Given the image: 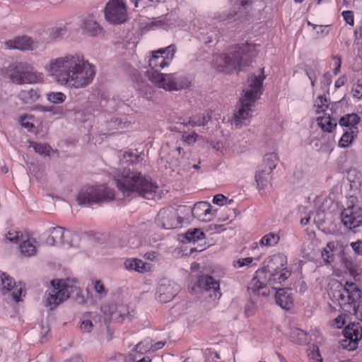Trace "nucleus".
Returning a JSON list of instances; mask_svg holds the SVG:
<instances>
[{"label":"nucleus","mask_w":362,"mask_h":362,"mask_svg":"<svg viewBox=\"0 0 362 362\" xmlns=\"http://www.w3.org/2000/svg\"><path fill=\"white\" fill-rule=\"evenodd\" d=\"M177 119V124L183 127H194L205 126L211 119V117L209 115L205 116L204 114L199 113L187 118L180 117Z\"/></svg>","instance_id":"23"},{"label":"nucleus","mask_w":362,"mask_h":362,"mask_svg":"<svg viewBox=\"0 0 362 362\" xmlns=\"http://www.w3.org/2000/svg\"><path fill=\"white\" fill-rule=\"evenodd\" d=\"M2 74L12 83L18 85L40 83L43 81V74L25 62H14L2 69Z\"/></svg>","instance_id":"6"},{"label":"nucleus","mask_w":362,"mask_h":362,"mask_svg":"<svg viewBox=\"0 0 362 362\" xmlns=\"http://www.w3.org/2000/svg\"><path fill=\"white\" fill-rule=\"evenodd\" d=\"M120 162L123 164L133 165L139 163L143 160L141 154L134 153L132 151H127L119 156Z\"/></svg>","instance_id":"34"},{"label":"nucleus","mask_w":362,"mask_h":362,"mask_svg":"<svg viewBox=\"0 0 362 362\" xmlns=\"http://www.w3.org/2000/svg\"><path fill=\"white\" fill-rule=\"evenodd\" d=\"M338 288L329 293L332 300L337 303L345 313L356 315L362 320L361 291L353 282H346L344 285L338 284Z\"/></svg>","instance_id":"3"},{"label":"nucleus","mask_w":362,"mask_h":362,"mask_svg":"<svg viewBox=\"0 0 362 362\" xmlns=\"http://www.w3.org/2000/svg\"><path fill=\"white\" fill-rule=\"evenodd\" d=\"M256 56L255 46L245 42L238 45L233 52L224 54L223 60L230 70L238 68L239 71H243L250 66Z\"/></svg>","instance_id":"9"},{"label":"nucleus","mask_w":362,"mask_h":362,"mask_svg":"<svg viewBox=\"0 0 362 362\" xmlns=\"http://www.w3.org/2000/svg\"><path fill=\"white\" fill-rule=\"evenodd\" d=\"M276 303L281 308L289 310L292 308L293 301L289 290L279 289L275 294Z\"/></svg>","instance_id":"25"},{"label":"nucleus","mask_w":362,"mask_h":362,"mask_svg":"<svg viewBox=\"0 0 362 362\" xmlns=\"http://www.w3.org/2000/svg\"><path fill=\"white\" fill-rule=\"evenodd\" d=\"M107 320L111 321L123 322L131 320L134 316V310L129 311V308L124 305H105L101 308Z\"/></svg>","instance_id":"13"},{"label":"nucleus","mask_w":362,"mask_h":362,"mask_svg":"<svg viewBox=\"0 0 362 362\" xmlns=\"http://www.w3.org/2000/svg\"><path fill=\"white\" fill-rule=\"evenodd\" d=\"M180 286L174 281L163 280L157 288L156 298L163 303L173 300L180 291Z\"/></svg>","instance_id":"15"},{"label":"nucleus","mask_w":362,"mask_h":362,"mask_svg":"<svg viewBox=\"0 0 362 362\" xmlns=\"http://www.w3.org/2000/svg\"><path fill=\"white\" fill-rule=\"evenodd\" d=\"M47 99L52 103L61 104L65 101L66 96L62 92H49L47 94Z\"/></svg>","instance_id":"45"},{"label":"nucleus","mask_w":362,"mask_h":362,"mask_svg":"<svg viewBox=\"0 0 362 362\" xmlns=\"http://www.w3.org/2000/svg\"><path fill=\"white\" fill-rule=\"evenodd\" d=\"M185 238L189 242H193L195 243L197 241H199L200 240H203L205 238V234L199 228H195L192 230H188L185 233Z\"/></svg>","instance_id":"40"},{"label":"nucleus","mask_w":362,"mask_h":362,"mask_svg":"<svg viewBox=\"0 0 362 362\" xmlns=\"http://www.w3.org/2000/svg\"><path fill=\"white\" fill-rule=\"evenodd\" d=\"M0 290L3 294L11 292L13 299L20 301L22 295H25V286L21 283L16 284L13 279L7 274L0 271Z\"/></svg>","instance_id":"12"},{"label":"nucleus","mask_w":362,"mask_h":362,"mask_svg":"<svg viewBox=\"0 0 362 362\" xmlns=\"http://www.w3.org/2000/svg\"><path fill=\"white\" fill-rule=\"evenodd\" d=\"M332 60L334 61V64L335 66L334 74L337 75L340 70L341 61L340 57L335 56L332 58Z\"/></svg>","instance_id":"61"},{"label":"nucleus","mask_w":362,"mask_h":362,"mask_svg":"<svg viewBox=\"0 0 362 362\" xmlns=\"http://www.w3.org/2000/svg\"><path fill=\"white\" fill-rule=\"evenodd\" d=\"M39 244L37 241L31 237L27 238L25 240H22L20 245L21 253L24 257H31L37 253Z\"/></svg>","instance_id":"27"},{"label":"nucleus","mask_w":362,"mask_h":362,"mask_svg":"<svg viewBox=\"0 0 362 362\" xmlns=\"http://www.w3.org/2000/svg\"><path fill=\"white\" fill-rule=\"evenodd\" d=\"M305 74L310 80L312 86H314L315 81L317 80V75L315 73V71L311 67H308L305 69Z\"/></svg>","instance_id":"57"},{"label":"nucleus","mask_w":362,"mask_h":362,"mask_svg":"<svg viewBox=\"0 0 362 362\" xmlns=\"http://www.w3.org/2000/svg\"><path fill=\"white\" fill-rule=\"evenodd\" d=\"M278 161L279 156L276 153L272 152L266 154L255 173V181H268L274 179L272 173L276 168Z\"/></svg>","instance_id":"11"},{"label":"nucleus","mask_w":362,"mask_h":362,"mask_svg":"<svg viewBox=\"0 0 362 362\" xmlns=\"http://www.w3.org/2000/svg\"><path fill=\"white\" fill-rule=\"evenodd\" d=\"M105 19L112 24H122L127 21V6L121 0H110L105 8Z\"/></svg>","instance_id":"10"},{"label":"nucleus","mask_w":362,"mask_h":362,"mask_svg":"<svg viewBox=\"0 0 362 362\" xmlns=\"http://www.w3.org/2000/svg\"><path fill=\"white\" fill-rule=\"evenodd\" d=\"M254 3V0L235 1V6L238 8V11L239 12V15H241L243 18H245V17L248 15L249 11L251 10Z\"/></svg>","instance_id":"37"},{"label":"nucleus","mask_w":362,"mask_h":362,"mask_svg":"<svg viewBox=\"0 0 362 362\" xmlns=\"http://www.w3.org/2000/svg\"><path fill=\"white\" fill-rule=\"evenodd\" d=\"M332 83V75L330 72L327 71L323 75L322 83L326 86H329Z\"/></svg>","instance_id":"63"},{"label":"nucleus","mask_w":362,"mask_h":362,"mask_svg":"<svg viewBox=\"0 0 362 362\" xmlns=\"http://www.w3.org/2000/svg\"><path fill=\"white\" fill-rule=\"evenodd\" d=\"M192 209L193 217L203 222L211 221L216 216L217 211L216 209H212L210 204L206 202L196 203Z\"/></svg>","instance_id":"20"},{"label":"nucleus","mask_w":362,"mask_h":362,"mask_svg":"<svg viewBox=\"0 0 362 362\" xmlns=\"http://www.w3.org/2000/svg\"><path fill=\"white\" fill-rule=\"evenodd\" d=\"M33 148L36 153L43 156H49L52 151L54 152L51 146L46 144L34 143Z\"/></svg>","instance_id":"44"},{"label":"nucleus","mask_w":362,"mask_h":362,"mask_svg":"<svg viewBox=\"0 0 362 362\" xmlns=\"http://www.w3.org/2000/svg\"><path fill=\"white\" fill-rule=\"evenodd\" d=\"M113 181H151L150 177L124 167L113 169Z\"/></svg>","instance_id":"18"},{"label":"nucleus","mask_w":362,"mask_h":362,"mask_svg":"<svg viewBox=\"0 0 362 362\" xmlns=\"http://www.w3.org/2000/svg\"><path fill=\"white\" fill-rule=\"evenodd\" d=\"M94 289L95 292L100 295V298H103L106 296L107 292L105 289L104 286L101 284L100 281H96L94 284Z\"/></svg>","instance_id":"56"},{"label":"nucleus","mask_w":362,"mask_h":362,"mask_svg":"<svg viewBox=\"0 0 362 362\" xmlns=\"http://www.w3.org/2000/svg\"><path fill=\"white\" fill-rule=\"evenodd\" d=\"M6 44L11 49L23 51L33 49V40L30 37L27 36L17 37L13 40H9Z\"/></svg>","instance_id":"28"},{"label":"nucleus","mask_w":362,"mask_h":362,"mask_svg":"<svg viewBox=\"0 0 362 362\" xmlns=\"http://www.w3.org/2000/svg\"><path fill=\"white\" fill-rule=\"evenodd\" d=\"M214 18L218 22H222L226 24L242 21L243 18L241 15H239V12L235 9L230 10L228 12L217 13Z\"/></svg>","instance_id":"30"},{"label":"nucleus","mask_w":362,"mask_h":362,"mask_svg":"<svg viewBox=\"0 0 362 362\" xmlns=\"http://www.w3.org/2000/svg\"><path fill=\"white\" fill-rule=\"evenodd\" d=\"M81 29L83 33L90 37H96L103 31V28L90 16L83 19Z\"/></svg>","instance_id":"24"},{"label":"nucleus","mask_w":362,"mask_h":362,"mask_svg":"<svg viewBox=\"0 0 362 362\" xmlns=\"http://www.w3.org/2000/svg\"><path fill=\"white\" fill-rule=\"evenodd\" d=\"M152 347H153V341L151 339L147 338V339H145L144 341H141L140 343H139L136 346L135 349L136 351H138L141 354H144L148 351L152 350Z\"/></svg>","instance_id":"46"},{"label":"nucleus","mask_w":362,"mask_h":362,"mask_svg":"<svg viewBox=\"0 0 362 362\" xmlns=\"http://www.w3.org/2000/svg\"><path fill=\"white\" fill-rule=\"evenodd\" d=\"M124 266L126 269L129 271H136L139 273H145L149 270V264L138 259L131 258L127 259L124 262Z\"/></svg>","instance_id":"29"},{"label":"nucleus","mask_w":362,"mask_h":362,"mask_svg":"<svg viewBox=\"0 0 362 362\" xmlns=\"http://www.w3.org/2000/svg\"><path fill=\"white\" fill-rule=\"evenodd\" d=\"M291 271L286 268L271 273L265 271H256L247 286V291L250 294L254 296H268L271 293V289L268 284H281L291 276Z\"/></svg>","instance_id":"5"},{"label":"nucleus","mask_w":362,"mask_h":362,"mask_svg":"<svg viewBox=\"0 0 362 362\" xmlns=\"http://www.w3.org/2000/svg\"><path fill=\"white\" fill-rule=\"evenodd\" d=\"M212 202L214 204L218 206L226 205V203L228 202V197L221 194H218L214 197Z\"/></svg>","instance_id":"53"},{"label":"nucleus","mask_w":362,"mask_h":362,"mask_svg":"<svg viewBox=\"0 0 362 362\" xmlns=\"http://www.w3.org/2000/svg\"><path fill=\"white\" fill-rule=\"evenodd\" d=\"M46 69L59 84L76 88L88 86L95 74L94 66L78 54L52 59Z\"/></svg>","instance_id":"1"},{"label":"nucleus","mask_w":362,"mask_h":362,"mask_svg":"<svg viewBox=\"0 0 362 362\" xmlns=\"http://www.w3.org/2000/svg\"><path fill=\"white\" fill-rule=\"evenodd\" d=\"M117 187L124 196L139 195L146 199L160 198L168 192L164 185L159 186L156 182H117Z\"/></svg>","instance_id":"8"},{"label":"nucleus","mask_w":362,"mask_h":362,"mask_svg":"<svg viewBox=\"0 0 362 362\" xmlns=\"http://www.w3.org/2000/svg\"><path fill=\"white\" fill-rule=\"evenodd\" d=\"M280 240L278 233H269L264 235L259 242L261 247H273Z\"/></svg>","instance_id":"38"},{"label":"nucleus","mask_w":362,"mask_h":362,"mask_svg":"<svg viewBox=\"0 0 362 362\" xmlns=\"http://www.w3.org/2000/svg\"><path fill=\"white\" fill-rule=\"evenodd\" d=\"M40 98L38 89L30 88V90H21L19 93V98L24 104L33 103Z\"/></svg>","instance_id":"33"},{"label":"nucleus","mask_w":362,"mask_h":362,"mask_svg":"<svg viewBox=\"0 0 362 362\" xmlns=\"http://www.w3.org/2000/svg\"><path fill=\"white\" fill-rule=\"evenodd\" d=\"M308 356L310 362H322L319 348L315 344H312L309 346Z\"/></svg>","instance_id":"41"},{"label":"nucleus","mask_w":362,"mask_h":362,"mask_svg":"<svg viewBox=\"0 0 362 362\" xmlns=\"http://www.w3.org/2000/svg\"><path fill=\"white\" fill-rule=\"evenodd\" d=\"M93 322L91 320L86 318L83 319L80 325L81 329L84 332H90L93 328Z\"/></svg>","instance_id":"52"},{"label":"nucleus","mask_w":362,"mask_h":362,"mask_svg":"<svg viewBox=\"0 0 362 362\" xmlns=\"http://www.w3.org/2000/svg\"><path fill=\"white\" fill-rule=\"evenodd\" d=\"M48 112H49L52 115H61L64 113V109L62 107L51 105L48 107Z\"/></svg>","instance_id":"59"},{"label":"nucleus","mask_w":362,"mask_h":362,"mask_svg":"<svg viewBox=\"0 0 362 362\" xmlns=\"http://www.w3.org/2000/svg\"><path fill=\"white\" fill-rule=\"evenodd\" d=\"M345 339L341 342V346L348 350H354L358 346V341L361 339L362 334L358 325L347 326L344 330Z\"/></svg>","instance_id":"19"},{"label":"nucleus","mask_w":362,"mask_h":362,"mask_svg":"<svg viewBox=\"0 0 362 362\" xmlns=\"http://www.w3.org/2000/svg\"><path fill=\"white\" fill-rule=\"evenodd\" d=\"M176 217L179 222V227L188 225L193 220V212L191 206H179L176 209Z\"/></svg>","instance_id":"26"},{"label":"nucleus","mask_w":362,"mask_h":362,"mask_svg":"<svg viewBox=\"0 0 362 362\" xmlns=\"http://www.w3.org/2000/svg\"><path fill=\"white\" fill-rule=\"evenodd\" d=\"M6 238L11 243H17L18 241L23 238V234L19 230H11L6 234Z\"/></svg>","instance_id":"48"},{"label":"nucleus","mask_w":362,"mask_h":362,"mask_svg":"<svg viewBox=\"0 0 362 362\" xmlns=\"http://www.w3.org/2000/svg\"><path fill=\"white\" fill-rule=\"evenodd\" d=\"M259 90L250 88V90H246L244 98L241 101L246 103H249L250 106H253L255 100L259 98Z\"/></svg>","instance_id":"43"},{"label":"nucleus","mask_w":362,"mask_h":362,"mask_svg":"<svg viewBox=\"0 0 362 362\" xmlns=\"http://www.w3.org/2000/svg\"><path fill=\"white\" fill-rule=\"evenodd\" d=\"M361 176V173L356 168H351L347 171L348 181H356V180H360Z\"/></svg>","instance_id":"51"},{"label":"nucleus","mask_w":362,"mask_h":362,"mask_svg":"<svg viewBox=\"0 0 362 362\" xmlns=\"http://www.w3.org/2000/svg\"><path fill=\"white\" fill-rule=\"evenodd\" d=\"M360 122L361 118L357 114L349 113L339 119V124L341 127H348L349 129L353 130L354 127H358L357 125Z\"/></svg>","instance_id":"32"},{"label":"nucleus","mask_w":362,"mask_h":362,"mask_svg":"<svg viewBox=\"0 0 362 362\" xmlns=\"http://www.w3.org/2000/svg\"><path fill=\"white\" fill-rule=\"evenodd\" d=\"M76 294V300L83 303V298L79 295L78 287L69 279H57L51 282V287L45 295L44 304L50 310H54L59 304Z\"/></svg>","instance_id":"4"},{"label":"nucleus","mask_w":362,"mask_h":362,"mask_svg":"<svg viewBox=\"0 0 362 362\" xmlns=\"http://www.w3.org/2000/svg\"><path fill=\"white\" fill-rule=\"evenodd\" d=\"M46 236L45 243L49 246L56 245L59 243L66 242V230L64 228L60 226L52 227L49 228L43 234Z\"/></svg>","instance_id":"21"},{"label":"nucleus","mask_w":362,"mask_h":362,"mask_svg":"<svg viewBox=\"0 0 362 362\" xmlns=\"http://www.w3.org/2000/svg\"><path fill=\"white\" fill-rule=\"evenodd\" d=\"M265 263L264 267L257 271H265L268 273L274 272L284 268V267L287 264V257L282 253L275 254L268 257Z\"/></svg>","instance_id":"22"},{"label":"nucleus","mask_w":362,"mask_h":362,"mask_svg":"<svg viewBox=\"0 0 362 362\" xmlns=\"http://www.w3.org/2000/svg\"><path fill=\"white\" fill-rule=\"evenodd\" d=\"M343 224L349 229H354L362 225V209L358 204L348 205L341 214Z\"/></svg>","instance_id":"14"},{"label":"nucleus","mask_w":362,"mask_h":362,"mask_svg":"<svg viewBox=\"0 0 362 362\" xmlns=\"http://www.w3.org/2000/svg\"><path fill=\"white\" fill-rule=\"evenodd\" d=\"M345 325V317L342 315H339L332 322L331 325L335 328L340 329Z\"/></svg>","instance_id":"55"},{"label":"nucleus","mask_w":362,"mask_h":362,"mask_svg":"<svg viewBox=\"0 0 362 362\" xmlns=\"http://www.w3.org/2000/svg\"><path fill=\"white\" fill-rule=\"evenodd\" d=\"M264 78L265 76L264 75L256 76L255 74H251L248 78L250 88L259 90L262 88Z\"/></svg>","instance_id":"42"},{"label":"nucleus","mask_w":362,"mask_h":362,"mask_svg":"<svg viewBox=\"0 0 362 362\" xmlns=\"http://www.w3.org/2000/svg\"><path fill=\"white\" fill-rule=\"evenodd\" d=\"M28 119L27 115H23L20 117V122L22 127L27 128V129H31L34 127V125L33 123L29 122H25V120Z\"/></svg>","instance_id":"64"},{"label":"nucleus","mask_w":362,"mask_h":362,"mask_svg":"<svg viewBox=\"0 0 362 362\" xmlns=\"http://www.w3.org/2000/svg\"><path fill=\"white\" fill-rule=\"evenodd\" d=\"M291 337L292 340L298 344H305L308 341V335L303 329L294 327L291 329Z\"/></svg>","instance_id":"39"},{"label":"nucleus","mask_w":362,"mask_h":362,"mask_svg":"<svg viewBox=\"0 0 362 362\" xmlns=\"http://www.w3.org/2000/svg\"><path fill=\"white\" fill-rule=\"evenodd\" d=\"M317 100L320 101V103L315 104L316 107V112L320 114L324 112L327 108H328L327 100L326 97L323 95H320L317 97Z\"/></svg>","instance_id":"49"},{"label":"nucleus","mask_w":362,"mask_h":362,"mask_svg":"<svg viewBox=\"0 0 362 362\" xmlns=\"http://www.w3.org/2000/svg\"><path fill=\"white\" fill-rule=\"evenodd\" d=\"M173 153L174 154H176L177 156L176 160H175V165H177V163H178V160L180 158H184V156H185V151H184V149L181 147H177L175 151H173Z\"/></svg>","instance_id":"62"},{"label":"nucleus","mask_w":362,"mask_h":362,"mask_svg":"<svg viewBox=\"0 0 362 362\" xmlns=\"http://www.w3.org/2000/svg\"><path fill=\"white\" fill-rule=\"evenodd\" d=\"M175 51L174 47L170 45L151 52V56L148 59L151 70L146 71V77L152 83L168 91L178 90L188 87V81L185 78H177L175 74H163L159 72L160 69L168 66L174 57Z\"/></svg>","instance_id":"2"},{"label":"nucleus","mask_w":362,"mask_h":362,"mask_svg":"<svg viewBox=\"0 0 362 362\" xmlns=\"http://www.w3.org/2000/svg\"><path fill=\"white\" fill-rule=\"evenodd\" d=\"M175 209L167 207L160 210L156 218L157 224L164 229L179 228Z\"/></svg>","instance_id":"16"},{"label":"nucleus","mask_w":362,"mask_h":362,"mask_svg":"<svg viewBox=\"0 0 362 362\" xmlns=\"http://www.w3.org/2000/svg\"><path fill=\"white\" fill-rule=\"evenodd\" d=\"M251 107L249 103H246L241 101L240 109L234 114L233 124L235 127H241L242 120H245L249 117Z\"/></svg>","instance_id":"31"},{"label":"nucleus","mask_w":362,"mask_h":362,"mask_svg":"<svg viewBox=\"0 0 362 362\" xmlns=\"http://www.w3.org/2000/svg\"><path fill=\"white\" fill-rule=\"evenodd\" d=\"M199 286L213 300L219 299L222 295L219 281L211 276H202L199 279Z\"/></svg>","instance_id":"17"},{"label":"nucleus","mask_w":362,"mask_h":362,"mask_svg":"<svg viewBox=\"0 0 362 362\" xmlns=\"http://www.w3.org/2000/svg\"><path fill=\"white\" fill-rule=\"evenodd\" d=\"M318 125L322 131L327 132H332L337 127V121L331 116L327 117H318Z\"/></svg>","instance_id":"36"},{"label":"nucleus","mask_w":362,"mask_h":362,"mask_svg":"<svg viewBox=\"0 0 362 362\" xmlns=\"http://www.w3.org/2000/svg\"><path fill=\"white\" fill-rule=\"evenodd\" d=\"M199 138H202V136H199L195 132H193L189 134H187L185 132H183V134L182 135V141L187 144L188 145L194 144Z\"/></svg>","instance_id":"47"},{"label":"nucleus","mask_w":362,"mask_h":362,"mask_svg":"<svg viewBox=\"0 0 362 362\" xmlns=\"http://www.w3.org/2000/svg\"><path fill=\"white\" fill-rule=\"evenodd\" d=\"M351 246L354 251L358 254L361 255L362 254V240H358L356 242H353L351 243Z\"/></svg>","instance_id":"60"},{"label":"nucleus","mask_w":362,"mask_h":362,"mask_svg":"<svg viewBox=\"0 0 362 362\" xmlns=\"http://www.w3.org/2000/svg\"><path fill=\"white\" fill-rule=\"evenodd\" d=\"M352 92L354 98H362V78L357 80L355 86L352 88Z\"/></svg>","instance_id":"50"},{"label":"nucleus","mask_w":362,"mask_h":362,"mask_svg":"<svg viewBox=\"0 0 362 362\" xmlns=\"http://www.w3.org/2000/svg\"><path fill=\"white\" fill-rule=\"evenodd\" d=\"M114 190L105 184L86 185L79 191L76 201L79 205L91 206L109 202L115 199Z\"/></svg>","instance_id":"7"},{"label":"nucleus","mask_w":362,"mask_h":362,"mask_svg":"<svg viewBox=\"0 0 362 362\" xmlns=\"http://www.w3.org/2000/svg\"><path fill=\"white\" fill-rule=\"evenodd\" d=\"M341 16L344 20L350 25H354V13L351 11H344L341 13Z\"/></svg>","instance_id":"54"},{"label":"nucleus","mask_w":362,"mask_h":362,"mask_svg":"<svg viewBox=\"0 0 362 362\" xmlns=\"http://www.w3.org/2000/svg\"><path fill=\"white\" fill-rule=\"evenodd\" d=\"M252 262H253V258H252V257H246V258L239 259L236 262L235 266L236 267L240 268L244 266H247V265L250 264Z\"/></svg>","instance_id":"58"},{"label":"nucleus","mask_w":362,"mask_h":362,"mask_svg":"<svg viewBox=\"0 0 362 362\" xmlns=\"http://www.w3.org/2000/svg\"><path fill=\"white\" fill-rule=\"evenodd\" d=\"M358 133V127H354L353 130L349 129L346 131L339 141V146L341 148L348 147L352 143L354 138L357 136Z\"/></svg>","instance_id":"35"}]
</instances>
